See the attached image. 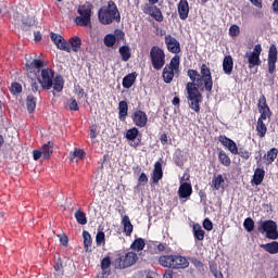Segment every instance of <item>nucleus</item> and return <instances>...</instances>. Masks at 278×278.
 Wrapping results in <instances>:
<instances>
[{
    "mask_svg": "<svg viewBox=\"0 0 278 278\" xmlns=\"http://www.w3.org/2000/svg\"><path fill=\"white\" fill-rule=\"evenodd\" d=\"M187 75L191 80V83H187L186 85L189 108L199 114L201 112L200 103L203 101V96H201L199 88H201V90L204 88L206 92H212V88H214L212 71L206 64H202L200 74L197 70H189Z\"/></svg>",
    "mask_w": 278,
    "mask_h": 278,
    "instance_id": "obj_1",
    "label": "nucleus"
},
{
    "mask_svg": "<svg viewBox=\"0 0 278 278\" xmlns=\"http://www.w3.org/2000/svg\"><path fill=\"white\" fill-rule=\"evenodd\" d=\"M98 18L102 25H111V23H121V12H118V7L112 0L108 2L106 7H102L98 11Z\"/></svg>",
    "mask_w": 278,
    "mask_h": 278,
    "instance_id": "obj_2",
    "label": "nucleus"
},
{
    "mask_svg": "<svg viewBox=\"0 0 278 278\" xmlns=\"http://www.w3.org/2000/svg\"><path fill=\"white\" fill-rule=\"evenodd\" d=\"M93 9L94 7L90 2H85L83 5H79L77 9L79 16L75 18L76 25L79 27H88L91 23Z\"/></svg>",
    "mask_w": 278,
    "mask_h": 278,
    "instance_id": "obj_3",
    "label": "nucleus"
},
{
    "mask_svg": "<svg viewBox=\"0 0 278 278\" xmlns=\"http://www.w3.org/2000/svg\"><path fill=\"white\" fill-rule=\"evenodd\" d=\"M179 56L175 55L174 58H172L169 64L165 65L162 74L165 84H172L175 77H179Z\"/></svg>",
    "mask_w": 278,
    "mask_h": 278,
    "instance_id": "obj_4",
    "label": "nucleus"
},
{
    "mask_svg": "<svg viewBox=\"0 0 278 278\" xmlns=\"http://www.w3.org/2000/svg\"><path fill=\"white\" fill-rule=\"evenodd\" d=\"M150 62L154 71H162L164 64H166V54L164 50L157 46H154L150 50Z\"/></svg>",
    "mask_w": 278,
    "mask_h": 278,
    "instance_id": "obj_5",
    "label": "nucleus"
},
{
    "mask_svg": "<svg viewBox=\"0 0 278 278\" xmlns=\"http://www.w3.org/2000/svg\"><path fill=\"white\" fill-rule=\"evenodd\" d=\"M260 233L264 235L268 240H278L277 223L265 220L258 226Z\"/></svg>",
    "mask_w": 278,
    "mask_h": 278,
    "instance_id": "obj_6",
    "label": "nucleus"
},
{
    "mask_svg": "<svg viewBox=\"0 0 278 278\" xmlns=\"http://www.w3.org/2000/svg\"><path fill=\"white\" fill-rule=\"evenodd\" d=\"M55 78V72L47 67L41 70L40 77L38 78L39 84L43 90H51L53 88V79Z\"/></svg>",
    "mask_w": 278,
    "mask_h": 278,
    "instance_id": "obj_7",
    "label": "nucleus"
},
{
    "mask_svg": "<svg viewBox=\"0 0 278 278\" xmlns=\"http://www.w3.org/2000/svg\"><path fill=\"white\" fill-rule=\"evenodd\" d=\"M260 55H262V45H256L253 51L245 53V58L249 62V68H255V66L262 65Z\"/></svg>",
    "mask_w": 278,
    "mask_h": 278,
    "instance_id": "obj_8",
    "label": "nucleus"
},
{
    "mask_svg": "<svg viewBox=\"0 0 278 278\" xmlns=\"http://www.w3.org/2000/svg\"><path fill=\"white\" fill-rule=\"evenodd\" d=\"M138 262V254L136 252H128L116 260L117 268H129Z\"/></svg>",
    "mask_w": 278,
    "mask_h": 278,
    "instance_id": "obj_9",
    "label": "nucleus"
},
{
    "mask_svg": "<svg viewBox=\"0 0 278 278\" xmlns=\"http://www.w3.org/2000/svg\"><path fill=\"white\" fill-rule=\"evenodd\" d=\"M278 51L275 43L270 45L267 56L268 73L273 75L277 68Z\"/></svg>",
    "mask_w": 278,
    "mask_h": 278,
    "instance_id": "obj_10",
    "label": "nucleus"
},
{
    "mask_svg": "<svg viewBox=\"0 0 278 278\" xmlns=\"http://www.w3.org/2000/svg\"><path fill=\"white\" fill-rule=\"evenodd\" d=\"M132 123L136 127L142 128L149 123V116L142 110H137L131 115Z\"/></svg>",
    "mask_w": 278,
    "mask_h": 278,
    "instance_id": "obj_11",
    "label": "nucleus"
},
{
    "mask_svg": "<svg viewBox=\"0 0 278 278\" xmlns=\"http://www.w3.org/2000/svg\"><path fill=\"white\" fill-rule=\"evenodd\" d=\"M51 40L55 45V47H58V49H61V51H66L67 53H71V45L67 43L64 37L59 34L52 33Z\"/></svg>",
    "mask_w": 278,
    "mask_h": 278,
    "instance_id": "obj_12",
    "label": "nucleus"
},
{
    "mask_svg": "<svg viewBox=\"0 0 278 278\" xmlns=\"http://www.w3.org/2000/svg\"><path fill=\"white\" fill-rule=\"evenodd\" d=\"M218 141L226 147L232 155H238V146L235 140L229 139L227 136H219Z\"/></svg>",
    "mask_w": 278,
    "mask_h": 278,
    "instance_id": "obj_13",
    "label": "nucleus"
},
{
    "mask_svg": "<svg viewBox=\"0 0 278 278\" xmlns=\"http://www.w3.org/2000/svg\"><path fill=\"white\" fill-rule=\"evenodd\" d=\"M165 45L170 53H179L181 51L179 41H177L172 35L165 36Z\"/></svg>",
    "mask_w": 278,
    "mask_h": 278,
    "instance_id": "obj_14",
    "label": "nucleus"
},
{
    "mask_svg": "<svg viewBox=\"0 0 278 278\" xmlns=\"http://www.w3.org/2000/svg\"><path fill=\"white\" fill-rule=\"evenodd\" d=\"M138 134H140V131L136 127L130 128L126 131V139L130 142V147H134L135 149L140 147V139L136 141V138H138Z\"/></svg>",
    "mask_w": 278,
    "mask_h": 278,
    "instance_id": "obj_15",
    "label": "nucleus"
},
{
    "mask_svg": "<svg viewBox=\"0 0 278 278\" xmlns=\"http://www.w3.org/2000/svg\"><path fill=\"white\" fill-rule=\"evenodd\" d=\"M188 266H190V262H188V258L181 255H173L172 268H188Z\"/></svg>",
    "mask_w": 278,
    "mask_h": 278,
    "instance_id": "obj_16",
    "label": "nucleus"
},
{
    "mask_svg": "<svg viewBox=\"0 0 278 278\" xmlns=\"http://www.w3.org/2000/svg\"><path fill=\"white\" fill-rule=\"evenodd\" d=\"M178 14L181 21H186L188 18V14H190V7L188 5V0H180L178 3Z\"/></svg>",
    "mask_w": 278,
    "mask_h": 278,
    "instance_id": "obj_17",
    "label": "nucleus"
},
{
    "mask_svg": "<svg viewBox=\"0 0 278 278\" xmlns=\"http://www.w3.org/2000/svg\"><path fill=\"white\" fill-rule=\"evenodd\" d=\"M192 194V185L182 182L178 189L179 199H188Z\"/></svg>",
    "mask_w": 278,
    "mask_h": 278,
    "instance_id": "obj_18",
    "label": "nucleus"
},
{
    "mask_svg": "<svg viewBox=\"0 0 278 278\" xmlns=\"http://www.w3.org/2000/svg\"><path fill=\"white\" fill-rule=\"evenodd\" d=\"M223 71L225 75H231L233 73V58L226 55L223 60Z\"/></svg>",
    "mask_w": 278,
    "mask_h": 278,
    "instance_id": "obj_19",
    "label": "nucleus"
},
{
    "mask_svg": "<svg viewBox=\"0 0 278 278\" xmlns=\"http://www.w3.org/2000/svg\"><path fill=\"white\" fill-rule=\"evenodd\" d=\"M193 238L199 242H203L205 240V230L199 224H194L192 228Z\"/></svg>",
    "mask_w": 278,
    "mask_h": 278,
    "instance_id": "obj_20",
    "label": "nucleus"
},
{
    "mask_svg": "<svg viewBox=\"0 0 278 278\" xmlns=\"http://www.w3.org/2000/svg\"><path fill=\"white\" fill-rule=\"evenodd\" d=\"M162 177H164V173L162 172V163L156 162L154 164V169H153V173H152L153 184H157L160 181V179H162Z\"/></svg>",
    "mask_w": 278,
    "mask_h": 278,
    "instance_id": "obj_21",
    "label": "nucleus"
},
{
    "mask_svg": "<svg viewBox=\"0 0 278 278\" xmlns=\"http://www.w3.org/2000/svg\"><path fill=\"white\" fill-rule=\"evenodd\" d=\"M137 77H138V74H136V72L126 75L122 81L123 88H126V89L131 88V86H134V84H136Z\"/></svg>",
    "mask_w": 278,
    "mask_h": 278,
    "instance_id": "obj_22",
    "label": "nucleus"
},
{
    "mask_svg": "<svg viewBox=\"0 0 278 278\" xmlns=\"http://www.w3.org/2000/svg\"><path fill=\"white\" fill-rule=\"evenodd\" d=\"M122 225L124 227L125 236H131V233H134V225L131 224V219H129L127 215L123 216Z\"/></svg>",
    "mask_w": 278,
    "mask_h": 278,
    "instance_id": "obj_23",
    "label": "nucleus"
},
{
    "mask_svg": "<svg viewBox=\"0 0 278 278\" xmlns=\"http://www.w3.org/2000/svg\"><path fill=\"white\" fill-rule=\"evenodd\" d=\"M53 268H54V271H53V277L54 278H62V277H64V265H63L61 258H58L54 262Z\"/></svg>",
    "mask_w": 278,
    "mask_h": 278,
    "instance_id": "obj_24",
    "label": "nucleus"
},
{
    "mask_svg": "<svg viewBox=\"0 0 278 278\" xmlns=\"http://www.w3.org/2000/svg\"><path fill=\"white\" fill-rule=\"evenodd\" d=\"M261 249H264V251H266V253H269L270 255H277L278 242L271 241L269 243L261 244Z\"/></svg>",
    "mask_w": 278,
    "mask_h": 278,
    "instance_id": "obj_25",
    "label": "nucleus"
},
{
    "mask_svg": "<svg viewBox=\"0 0 278 278\" xmlns=\"http://www.w3.org/2000/svg\"><path fill=\"white\" fill-rule=\"evenodd\" d=\"M278 150L277 148H271L267 153L264 155L266 166H270L275 160H277Z\"/></svg>",
    "mask_w": 278,
    "mask_h": 278,
    "instance_id": "obj_26",
    "label": "nucleus"
},
{
    "mask_svg": "<svg viewBox=\"0 0 278 278\" xmlns=\"http://www.w3.org/2000/svg\"><path fill=\"white\" fill-rule=\"evenodd\" d=\"M129 112V105L127 101H121L118 103V118L119 121H125L127 118V113Z\"/></svg>",
    "mask_w": 278,
    "mask_h": 278,
    "instance_id": "obj_27",
    "label": "nucleus"
},
{
    "mask_svg": "<svg viewBox=\"0 0 278 278\" xmlns=\"http://www.w3.org/2000/svg\"><path fill=\"white\" fill-rule=\"evenodd\" d=\"M144 247H147V242H144V239L137 238L134 240V242L130 244V249L132 251H136L137 253H140V251H144Z\"/></svg>",
    "mask_w": 278,
    "mask_h": 278,
    "instance_id": "obj_28",
    "label": "nucleus"
},
{
    "mask_svg": "<svg viewBox=\"0 0 278 278\" xmlns=\"http://www.w3.org/2000/svg\"><path fill=\"white\" fill-rule=\"evenodd\" d=\"M211 185L213 190H220V188L225 186V178L223 177V174L213 177Z\"/></svg>",
    "mask_w": 278,
    "mask_h": 278,
    "instance_id": "obj_29",
    "label": "nucleus"
},
{
    "mask_svg": "<svg viewBox=\"0 0 278 278\" xmlns=\"http://www.w3.org/2000/svg\"><path fill=\"white\" fill-rule=\"evenodd\" d=\"M266 172L262 168H256L253 175V184L254 186H261L262 181H264V177Z\"/></svg>",
    "mask_w": 278,
    "mask_h": 278,
    "instance_id": "obj_30",
    "label": "nucleus"
},
{
    "mask_svg": "<svg viewBox=\"0 0 278 278\" xmlns=\"http://www.w3.org/2000/svg\"><path fill=\"white\" fill-rule=\"evenodd\" d=\"M53 80L52 86L54 92H62L64 90V78L61 75H56Z\"/></svg>",
    "mask_w": 278,
    "mask_h": 278,
    "instance_id": "obj_31",
    "label": "nucleus"
},
{
    "mask_svg": "<svg viewBox=\"0 0 278 278\" xmlns=\"http://www.w3.org/2000/svg\"><path fill=\"white\" fill-rule=\"evenodd\" d=\"M41 153L43 160H49V157L53 155V143H51L50 141L48 143H45L41 148Z\"/></svg>",
    "mask_w": 278,
    "mask_h": 278,
    "instance_id": "obj_32",
    "label": "nucleus"
},
{
    "mask_svg": "<svg viewBox=\"0 0 278 278\" xmlns=\"http://www.w3.org/2000/svg\"><path fill=\"white\" fill-rule=\"evenodd\" d=\"M70 48L71 51H74L75 53H77V51H79V49H81V38L75 36L70 38Z\"/></svg>",
    "mask_w": 278,
    "mask_h": 278,
    "instance_id": "obj_33",
    "label": "nucleus"
},
{
    "mask_svg": "<svg viewBox=\"0 0 278 278\" xmlns=\"http://www.w3.org/2000/svg\"><path fill=\"white\" fill-rule=\"evenodd\" d=\"M159 263L161 266H164V268H173V255L160 256Z\"/></svg>",
    "mask_w": 278,
    "mask_h": 278,
    "instance_id": "obj_34",
    "label": "nucleus"
},
{
    "mask_svg": "<svg viewBox=\"0 0 278 278\" xmlns=\"http://www.w3.org/2000/svg\"><path fill=\"white\" fill-rule=\"evenodd\" d=\"M256 131H257V136H260L261 138H264V136H266L268 128L266 127V124H264V119L257 121Z\"/></svg>",
    "mask_w": 278,
    "mask_h": 278,
    "instance_id": "obj_35",
    "label": "nucleus"
},
{
    "mask_svg": "<svg viewBox=\"0 0 278 278\" xmlns=\"http://www.w3.org/2000/svg\"><path fill=\"white\" fill-rule=\"evenodd\" d=\"M119 55H122L123 62H129V58H131V51L129 50V46H122L119 48Z\"/></svg>",
    "mask_w": 278,
    "mask_h": 278,
    "instance_id": "obj_36",
    "label": "nucleus"
},
{
    "mask_svg": "<svg viewBox=\"0 0 278 278\" xmlns=\"http://www.w3.org/2000/svg\"><path fill=\"white\" fill-rule=\"evenodd\" d=\"M83 238H84L85 250L90 251V247H92V237L90 236V232H88L87 230H84Z\"/></svg>",
    "mask_w": 278,
    "mask_h": 278,
    "instance_id": "obj_37",
    "label": "nucleus"
},
{
    "mask_svg": "<svg viewBox=\"0 0 278 278\" xmlns=\"http://www.w3.org/2000/svg\"><path fill=\"white\" fill-rule=\"evenodd\" d=\"M84 150L76 148L73 152L70 153V160H76V162H79V160H84Z\"/></svg>",
    "mask_w": 278,
    "mask_h": 278,
    "instance_id": "obj_38",
    "label": "nucleus"
},
{
    "mask_svg": "<svg viewBox=\"0 0 278 278\" xmlns=\"http://www.w3.org/2000/svg\"><path fill=\"white\" fill-rule=\"evenodd\" d=\"M75 218H76L78 225H87V223H88L86 213H84V211H81V210H78L75 212Z\"/></svg>",
    "mask_w": 278,
    "mask_h": 278,
    "instance_id": "obj_39",
    "label": "nucleus"
},
{
    "mask_svg": "<svg viewBox=\"0 0 278 278\" xmlns=\"http://www.w3.org/2000/svg\"><path fill=\"white\" fill-rule=\"evenodd\" d=\"M218 160L220 164H223V166H231V159L229 157V155H227L225 151H220L218 153Z\"/></svg>",
    "mask_w": 278,
    "mask_h": 278,
    "instance_id": "obj_40",
    "label": "nucleus"
},
{
    "mask_svg": "<svg viewBox=\"0 0 278 278\" xmlns=\"http://www.w3.org/2000/svg\"><path fill=\"white\" fill-rule=\"evenodd\" d=\"M26 108L31 114L36 110V98L34 96H28L26 100Z\"/></svg>",
    "mask_w": 278,
    "mask_h": 278,
    "instance_id": "obj_41",
    "label": "nucleus"
},
{
    "mask_svg": "<svg viewBox=\"0 0 278 278\" xmlns=\"http://www.w3.org/2000/svg\"><path fill=\"white\" fill-rule=\"evenodd\" d=\"M243 227H244L245 231L251 233V231H253V229H255V222H253V218L248 217L243 222Z\"/></svg>",
    "mask_w": 278,
    "mask_h": 278,
    "instance_id": "obj_42",
    "label": "nucleus"
},
{
    "mask_svg": "<svg viewBox=\"0 0 278 278\" xmlns=\"http://www.w3.org/2000/svg\"><path fill=\"white\" fill-rule=\"evenodd\" d=\"M150 16L156 20L157 23H162V21H164V15H162V11L157 7L153 9L152 13H150Z\"/></svg>",
    "mask_w": 278,
    "mask_h": 278,
    "instance_id": "obj_43",
    "label": "nucleus"
},
{
    "mask_svg": "<svg viewBox=\"0 0 278 278\" xmlns=\"http://www.w3.org/2000/svg\"><path fill=\"white\" fill-rule=\"evenodd\" d=\"M97 247H105V232L99 231L96 236Z\"/></svg>",
    "mask_w": 278,
    "mask_h": 278,
    "instance_id": "obj_44",
    "label": "nucleus"
},
{
    "mask_svg": "<svg viewBox=\"0 0 278 278\" xmlns=\"http://www.w3.org/2000/svg\"><path fill=\"white\" fill-rule=\"evenodd\" d=\"M104 45L105 47H113L116 45V36L109 34L104 37Z\"/></svg>",
    "mask_w": 278,
    "mask_h": 278,
    "instance_id": "obj_45",
    "label": "nucleus"
},
{
    "mask_svg": "<svg viewBox=\"0 0 278 278\" xmlns=\"http://www.w3.org/2000/svg\"><path fill=\"white\" fill-rule=\"evenodd\" d=\"M258 112L261 114L258 121H267V118H270V108L261 109Z\"/></svg>",
    "mask_w": 278,
    "mask_h": 278,
    "instance_id": "obj_46",
    "label": "nucleus"
},
{
    "mask_svg": "<svg viewBox=\"0 0 278 278\" xmlns=\"http://www.w3.org/2000/svg\"><path fill=\"white\" fill-rule=\"evenodd\" d=\"M10 91L12 92V94H21V92H23V86H21V84L18 83H13L11 85Z\"/></svg>",
    "mask_w": 278,
    "mask_h": 278,
    "instance_id": "obj_47",
    "label": "nucleus"
},
{
    "mask_svg": "<svg viewBox=\"0 0 278 278\" xmlns=\"http://www.w3.org/2000/svg\"><path fill=\"white\" fill-rule=\"evenodd\" d=\"M111 265H112V260L110 258V256H105L101 261V268H102L103 273H105L108 270V268H110Z\"/></svg>",
    "mask_w": 278,
    "mask_h": 278,
    "instance_id": "obj_48",
    "label": "nucleus"
},
{
    "mask_svg": "<svg viewBox=\"0 0 278 278\" xmlns=\"http://www.w3.org/2000/svg\"><path fill=\"white\" fill-rule=\"evenodd\" d=\"M229 34L230 36H232V38H236V36H240V26L231 25L229 28Z\"/></svg>",
    "mask_w": 278,
    "mask_h": 278,
    "instance_id": "obj_49",
    "label": "nucleus"
},
{
    "mask_svg": "<svg viewBox=\"0 0 278 278\" xmlns=\"http://www.w3.org/2000/svg\"><path fill=\"white\" fill-rule=\"evenodd\" d=\"M68 108L70 110H72V112H77L79 110V104L77 103V100H75L74 98H71Z\"/></svg>",
    "mask_w": 278,
    "mask_h": 278,
    "instance_id": "obj_50",
    "label": "nucleus"
},
{
    "mask_svg": "<svg viewBox=\"0 0 278 278\" xmlns=\"http://www.w3.org/2000/svg\"><path fill=\"white\" fill-rule=\"evenodd\" d=\"M237 155H240L243 160H249L251 157V152L244 149H239Z\"/></svg>",
    "mask_w": 278,
    "mask_h": 278,
    "instance_id": "obj_51",
    "label": "nucleus"
},
{
    "mask_svg": "<svg viewBox=\"0 0 278 278\" xmlns=\"http://www.w3.org/2000/svg\"><path fill=\"white\" fill-rule=\"evenodd\" d=\"M143 14H149L151 16L153 10H155V5H150V4H144L142 8H141Z\"/></svg>",
    "mask_w": 278,
    "mask_h": 278,
    "instance_id": "obj_52",
    "label": "nucleus"
},
{
    "mask_svg": "<svg viewBox=\"0 0 278 278\" xmlns=\"http://www.w3.org/2000/svg\"><path fill=\"white\" fill-rule=\"evenodd\" d=\"M30 66H33V68H42L45 61L36 59L30 63Z\"/></svg>",
    "mask_w": 278,
    "mask_h": 278,
    "instance_id": "obj_53",
    "label": "nucleus"
},
{
    "mask_svg": "<svg viewBox=\"0 0 278 278\" xmlns=\"http://www.w3.org/2000/svg\"><path fill=\"white\" fill-rule=\"evenodd\" d=\"M268 108V104L266 103V97L262 96L260 99H258V111L260 110H264Z\"/></svg>",
    "mask_w": 278,
    "mask_h": 278,
    "instance_id": "obj_54",
    "label": "nucleus"
},
{
    "mask_svg": "<svg viewBox=\"0 0 278 278\" xmlns=\"http://www.w3.org/2000/svg\"><path fill=\"white\" fill-rule=\"evenodd\" d=\"M203 227L206 229V231H212V229H214V224H212V220L208 218H205L203 222Z\"/></svg>",
    "mask_w": 278,
    "mask_h": 278,
    "instance_id": "obj_55",
    "label": "nucleus"
},
{
    "mask_svg": "<svg viewBox=\"0 0 278 278\" xmlns=\"http://www.w3.org/2000/svg\"><path fill=\"white\" fill-rule=\"evenodd\" d=\"M30 86H31L33 92H38V90H40L39 83L34 79H31Z\"/></svg>",
    "mask_w": 278,
    "mask_h": 278,
    "instance_id": "obj_56",
    "label": "nucleus"
},
{
    "mask_svg": "<svg viewBox=\"0 0 278 278\" xmlns=\"http://www.w3.org/2000/svg\"><path fill=\"white\" fill-rule=\"evenodd\" d=\"M139 184H148L149 182V178L147 177V174L144 173H141V175L139 176V179H138Z\"/></svg>",
    "mask_w": 278,
    "mask_h": 278,
    "instance_id": "obj_57",
    "label": "nucleus"
},
{
    "mask_svg": "<svg viewBox=\"0 0 278 278\" xmlns=\"http://www.w3.org/2000/svg\"><path fill=\"white\" fill-rule=\"evenodd\" d=\"M59 238H60V242H61V244H63V247L68 245V237H66L64 235H59Z\"/></svg>",
    "mask_w": 278,
    "mask_h": 278,
    "instance_id": "obj_58",
    "label": "nucleus"
},
{
    "mask_svg": "<svg viewBox=\"0 0 278 278\" xmlns=\"http://www.w3.org/2000/svg\"><path fill=\"white\" fill-rule=\"evenodd\" d=\"M33 157H34L35 161L40 160V157H42V151L41 150L33 151Z\"/></svg>",
    "mask_w": 278,
    "mask_h": 278,
    "instance_id": "obj_59",
    "label": "nucleus"
},
{
    "mask_svg": "<svg viewBox=\"0 0 278 278\" xmlns=\"http://www.w3.org/2000/svg\"><path fill=\"white\" fill-rule=\"evenodd\" d=\"M98 134H97V127H91L90 129V138L91 140H94V138H97Z\"/></svg>",
    "mask_w": 278,
    "mask_h": 278,
    "instance_id": "obj_60",
    "label": "nucleus"
},
{
    "mask_svg": "<svg viewBox=\"0 0 278 278\" xmlns=\"http://www.w3.org/2000/svg\"><path fill=\"white\" fill-rule=\"evenodd\" d=\"M252 5L255 8H262V0H250Z\"/></svg>",
    "mask_w": 278,
    "mask_h": 278,
    "instance_id": "obj_61",
    "label": "nucleus"
},
{
    "mask_svg": "<svg viewBox=\"0 0 278 278\" xmlns=\"http://www.w3.org/2000/svg\"><path fill=\"white\" fill-rule=\"evenodd\" d=\"M160 140L162 144H166L168 142V136H166V134H163L161 135Z\"/></svg>",
    "mask_w": 278,
    "mask_h": 278,
    "instance_id": "obj_62",
    "label": "nucleus"
},
{
    "mask_svg": "<svg viewBox=\"0 0 278 278\" xmlns=\"http://www.w3.org/2000/svg\"><path fill=\"white\" fill-rule=\"evenodd\" d=\"M172 103H173V105H179V103H180L179 97H174Z\"/></svg>",
    "mask_w": 278,
    "mask_h": 278,
    "instance_id": "obj_63",
    "label": "nucleus"
},
{
    "mask_svg": "<svg viewBox=\"0 0 278 278\" xmlns=\"http://www.w3.org/2000/svg\"><path fill=\"white\" fill-rule=\"evenodd\" d=\"M273 10H274V12H278V0H275L273 2Z\"/></svg>",
    "mask_w": 278,
    "mask_h": 278,
    "instance_id": "obj_64",
    "label": "nucleus"
}]
</instances>
